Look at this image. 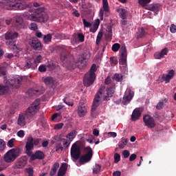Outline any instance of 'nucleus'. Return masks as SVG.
Segmentation results:
<instances>
[{"label":"nucleus","mask_w":176,"mask_h":176,"mask_svg":"<svg viewBox=\"0 0 176 176\" xmlns=\"http://www.w3.org/2000/svg\"><path fill=\"white\" fill-rule=\"evenodd\" d=\"M118 13H120V17L121 18V19L122 20H126L127 19V16H126V10L125 9L123 8H120L118 10Z\"/></svg>","instance_id":"nucleus-31"},{"label":"nucleus","mask_w":176,"mask_h":176,"mask_svg":"<svg viewBox=\"0 0 176 176\" xmlns=\"http://www.w3.org/2000/svg\"><path fill=\"white\" fill-rule=\"evenodd\" d=\"M21 0H2L0 1V7L7 10H25L30 8V5L25 2H18Z\"/></svg>","instance_id":"nucleus-4"},{"label":"nucleus","mask_w":176,"mask_h":176,"mask_svg":"<svg viewBox=\"0 0 176 176\" xmlns=\"http://www.w3.org/2000/svg\"><path fill=\"white\" fill-rule=\"evenodd\" d=\"M133 97V93L130 91L128 95L124 96L122 103L124 105L129 104L130 102L131 101Z\"/></svg>","instance_id":"nucleus-26"},{"label":"nucleus","mask_w":176,"mask_h":176,"mask_svg":"<svg viewBox=\"0 0 176 176\" xmlns=\"http://www.w3.org/2000/svg\"><path fill=\"white\" fill-rule=\"evenodd\" d=\"M29 45H30V47L34 50L40 51L43 48L41 43L37 38H33L32 41H29Z\"/></svg>","instance_id":"nucleus-15"},{"label":"nucleus","mask_w":176,"mask_h":176,"mask_svg":"<svg viewBox=\"0 0 176 176\" xmlns=\"http://www.w3.org/2000/svg\"><path fill=\"white\" fill-rule=\"evenodd\" d=\"M6 148V143L3 139H0V153L4 151Z\"/></svg>","instance_id":"nucleus-33"},{"label":"nucleus","mask_w":176,"mask_h":176,"mask_svg":"<svg viewBox=\"0 0 176 176\" xmlns=\"http://www.w3.org/2000/svg\"><path fill=\"white\" fill-rule=\"evenodd\" d=\"M160 6H161L160 4H154V5L150 6L148 8V10H151V12H154L155 14H157L158 11L160 9Z\"/></svg>","instance_id":"nucleus-28"},{"label":"nucleus","mask_w":176,"mask_h":176,"mask_svg":"<svg viewBox=\"0 0 176 176\" xmlns=\"http://www.w3.org/2000/svg\"><path fill=\"white\" fill-rule=\"evenodd\" d=\"M29 29L32 31H36L38 30V25L36 23H31L29 25Z\"/></svg>","instance_id":"nucleus-36"},{"label":"nucleus","mask_w":176,"mask_h":176,"mask_svg":"<svg viewBox=\"0 0 176 176\" xmlns=\"http://www.w3.org/2000/svg\"><path fill=\"white\" fill-rule=\"evenodd\" d=\"M43 58L41 55H38L36 58H34V64H36V68H37L39 63H41Z\"/></svg>","instance_id":"nucleus-34"},{"label":"nucleus","mask_w":176,"mask_h":176,"mask_svg":"<svg viewBox=\"0 0 176 176\" xmlns=\"http://www.w3.org/2000/svg\"><path fill=\"white\" fill-rule=\"evenodd\" d=\"M114 162L118 164L120 161V155L118 153H115L114 155Z\"/></svg>","instance_id":"nucleus-45"},{"label":"nucleus","mask_w":176,"mask_h":176,"mask_svg":"<svg viewBox=\"0 0 176 176\" xmlns=\"http://www.w3.org/2000/svg\"><path fill=\"white\" fill-rule=\"evenodd\" d=\"M65 174H66V172H65L62 169H58V176H64Z\"/></svg>","instance_id":"nucleus-60"},{"label":"nucleus","mask_w":176,"mask_h":176,"mask_svg":"<svg viewBox=\"0 0 176 176\" xmlns=\"http://www.w3.org/2000/svg\"><path fill=\"white\" fill-rule=\"evenodd\" d=\"M170 31L173 34L176 33V25L175 24H171V25L170 27Z\"/></svg>","instance_id":"nucleus-54"},{"label":"nucleus","mask_w":176,"mask_h":176,"mask_svg":"<svg viewBox=\"0 0 176 176\" xmlns=\"http://www.w3.org/2000/svg\"><path fill=\"white\" fill-rule=\"evenodd\" d=\"M13 57H14V54L12 53H6L5 54V58H6L10 59V58H12Z\"/></svg>","instance_id":"nucleus-61"},{"label":"nucleus","mask_w":176,"mask_h":176,"mask_svg":"<svg viewBox=\"0 0 176 176\" xmlns=\"http://www.w3.org/2000/svg\"><path fill=\"white\" fill-rule=\"evenodd\" d=\"M45 157V153L43 151L38 150V151H36V152H34V153L32 155L31 159L32 160H44Z\"/></svg>","instance_id":"nucleus-21"},{"label":"nucleus","mask_w":176,"mask_h":176,"mask_svg":"<svg viewBox=\"0 0 176 176\" xmlns=\"http://www.w3.org/2000/svg\"><path fill=\"white\" fill-rule=\"evenodd\" d=\"M168 75L173 78L175 76V72L172 69V70L168 72Z\"/></svg>","instance_id":"nucleus-63"},{"label":"nucleus","mask_w":176,"mask_h":176,"mask_svg":"<svg viewBox=\"0 0 176 176\" xmlns=\"http://www.w3.org/2000/svg\"><path fill=\"white\" fill-rule=\"evenodd\" d=\"M47 71V67L45 65H40L38 67V72H45Z\"/></svg>","instance_id":"nucleus-47"},{"label":"nucleus","mask_w":176,"mask_h":176,"mask_svg":"<svg viewBox=\"0 0 176 176\" xmlns=\"http://www.w3.org/2000/svg\"><path fill=\"white\" fill-rule=\"evenodd\" d=\"M52 34H47V35H44L43 38V41L44 43H49L52 42Z\"/></svg>","instance_id":"nucleus-32"},{"label":"nucleus","mask_w":176,"mask_h":176,"mask_svg":"<svg viewBox=\"0 0 176 176\" xmlns=\"http://www.w3.org/2000/svg\"><path fill=\"white\" fill-rule=\"evenodd\" d=\"M172 78H173L170 76H168V74L162 76V79L166 82V83L170 82Z\"/></svg>","instance_id":"nucleus-40"},{"label":"nucleus","mask_w":176,"mask_h":176,"mask_svg":"<svg viewBox=\"0 0 176 176\" xmlns=\"http://www.w3.org/2000/svg\"><path fill=\"white\" fill-rule=\"evenodd\" d=\"M28 164V160L26 157H19L15 162V164L13 165L12 168L14 169H22Z\"/></svg>","instance_id":"nucleus-13"},{"label":"nucleus","mask_w":176,"mask_h":176,"mask_svg":"<svg viewBox=\"0 0 176 176\" xmlns=\"http://www.w3.org/2000/svg\"><path fill=\"white\" fill-rule=\"evenodd\" d=\"M110 61L111 62V63H113L114 65H118V60H117L116 57L115 56H111L110 57Z\"/></svg>","instance_id":"nucleus-51"},{"label":"nucleus","mask_w":176,"mask_h":176,"mask_svg":"<svg viewBox=\"0 0 176 176\" xmlns=\"http://www.w3.org/2000/svg\"><path fill=\"white\" fill-rule=\"evenodd\" d=\"M19 36V34L16 31L10 30L8 31L5 34L6 44L9 46V47H12L16 50V53L21 52L20 48H18L16 45V39Z\"/></svg>","instance_id":"nucleus-5"},{"label":"nucleus","mask_w":176,"mask_h":176,"mask_svg":"<svg viewBox=\"0 0 176 176\" xmlns=\"http://www.w3.org/2000/svg\"><path fill=\"white\" fill-rule=\"evenodd\" d=\"M25 135V133L23 130H20L18 133H17V136L23 138Z\"/></svg>","instance_id":"nucleus-59"},{"label":"nucleus","mask_w":176,"mask_h":176,"mask_svg":"<svg viewBox=\"0 0 176 176\" xmlns=\"http://www.w3.org/2000/svg\"><path fill=\"white\" fill-rule=\"evenodd\" d=\"M9 151L15 160L21 155V149L19 147L12 148Z\"/></svg>","instance_id":"nucleus-24"},{"label":"nucleus","mask_w":176,"mask_h":176,"mask_svg":"<svg viewBox=\"0 0 176 176\" xmlns=\"http://www.w3.org/2000/svg\"><path fill=\"white\" fill-rule=\"evenodd\" d=\"M146 34H147V32H146L144 28H142L139 29V36H140V38H142L143 36H146Z\"/></svg>","instance_id":"nucleus-38"},{"label":"nucleus","mask_w":176,"mask_h":176,"mask_svg":"<svg viewBox=\"0 0 176 176\" xmlns=\"http://www.w3.org/2000/svg\"><path fill=\"white\" fill-rule=\"evenodd\" d=\"M90 58V54L87 52L82 53L78 58L77 65L79 68H83L87 66V62Z\"/></svg>","instance_id":"nucleus-11"},{"label":"nucleus","mask_w":176,"mask_h":176,"mask_svg":"<svg viewBox=\"0 0 176 176\" xmlns=\"http://www.w3.org/2000/svg\"><path fill=\"white\" fill-rule=\"evenodd\" d=\"M100 168H101V166L100 164H96V166H94V169H93V173L94 174H98L100 173Z\"/></svg>","instance_id":"nucleus-37"},{"label":"nucleus","mask_w":176,"mask_h":176,"mask_svg":"<svg viewBox=\"0 0 176 176\" xmlns=\"http://www.w3.org/2000/svg\"><path fill=\"white\" fill-rule=\"evenodd\" d=\"M72 141L63 139V146L65 148H68L71 144Z\"/></svg>","instance_id":"nucleus-43"},{"label":"nucleus","mask_w":176,"mask_h":176,"mask_svg":"<svg viewBox=\"0 0 176 176\" xmlns=\"http://www.w3.org/2000/svg\"><path fill=\"white\" fill-rule=\"evenodd\" d=\"M0 75L6 76V69L4 66H0Z\"/></svg>","instance_id":"nucleus-49"},{"label":"nucleus","mask_w":176,"mask_h":176,"mask_svg":"<svg viewBox=\"0 0 176 176\" xmlns=\"http://www.w3.org/2000/svg\"><path fill=\"white\" fill-rule=\"evenodd\" d=\"M151 0H139V4L145 6L151 2Z\"/></svg>","instance_id":"nucleus-53"},{"label":"nucleus","mask_w":176,"mask_h":176,"mask_svg":"<svg viewBox=\"0 0 176 176\" xmlns=\"http://www.w3.org/2000/svg\"><path fill=\"white\" fill-rule=\"evenodd\" d=\"M82 23L85 28H91V24L90 23V22L87 21L86 19H82Z\"/></svg>","instance_id":"nucleus-50"},{"label":"nucleus","mask_w":176,"mask_h":176,"mask_svg":"<svg viewBox=\"0 0 176 176\" xmlns=\"http://www.w3.org/2000/svg\"><path fill=\"white\" fill-rule=\"evenodd\" d=\"M44 82L47 86H50L51 87H53L56 81L52 77H47L44 79Z\"/></svg>","instance_id":"nucleus-27"},{"label":"nucleus","mask_w":176,"mask_h":176,"mask_svg":"<svg viewBox=\"0 0 176 176\" xmlns=\"http://www.w3.org/2000/svg\"><path fill=\"white\" fill-rule=\"evenodd\" d=\"M33 149H34V138L32 136H29V138H28V140L26 141V146H25L26 154L30 156L32 154V152L31 151Z\"/></svg>","instance_id":"nucleus-14"},{"label":"nucleus","mask_w":176,"mask_h":176,"mask_svg":"<svg viewBox=\"0 0 176 176\" xmlns=\"http://www.w3.org/2000/svg\"><path fill=\"white\" fill-rule=\"evenodd\" d=\"M81 154L80 147L76 143L73 144L70 150V155L72 161H78L80 158Z\"/></svg>","instance_id":"nucleus-9"},{"label":"nucleus","mask_w":176,"mask_h":176,"mask_svg":"<svg viewBox=\"0 0 176 176\" xmlns=\"http://www.w3.org/2000/svg\"><path fill=\"white\" fill-rule=\"evenodd\" d=\"M113 79L116 80L117 82H121L123 80V76L121 74H116L113 76Z\"/></svg>","instance_id":"nucleus-35"},{"label":"nucleus","mask_w":176,"mask_h":176,"mask_svg":"<svg viewBox=\"0 0 176 176\" xmlns=\"http://www.w3.org/2000/svg\"><path fill=\"white\" fill-rule=\"evenodd\" d=\"M142 113V110L140 108H136L132 112L131 120L132 122H135L136 120H139L141 115Z\"/></svg>","instance_id":"nucleus-20"},{"label":"nucleus","mask_w":176,"mask_h":176,"mask_svg":"<svg viewBox=\"0 0 176 176\" xmlns=\"http://www.w3.org/2000/svg\"><path fill=\"white\" fill-rule=\"evenodd\" d=\"M26 171L28 172V173H29V176H33L34 175V169H33V168H28V169H26Z\"/></svg>","instance_id":"nucleus-57"},{"label":"nucleus","mask_w":176,"mask_h":176,"mask_svg":"<svg viewBox=\"0 0 176 176\" xmlns=\"http://www.w3.org/2000/svg\"><path fill=\"white\" fill-rule=\"evenodd\" d=\"M40 109L41 100L39 99H36V100H34V102L30 104V107L26 109L25 114H19L17 124L21 127L25 126L26 125L25 116L29 120H33V118L35 116V115H36Z\"/></svg>","instance_id":"nucleus-1"},{"label":"nucleus","mask_w":176,"mask_h":176,"mask_svg":"<svg viewBox=\"0 0 176 176\" xmlns=\"http://www.w3.org/2000/svg\"><path fill=\"white\" fill-rule=\"evenodd\" d=\"M45 35H43L42 34V32H36V36L38 38H43Z\"/></svg>","instance_id":"nucleus-62"},{"label":"nucleus","mask_w":176,"mask_h":176,"mask_svg":"<svg viewBox=\"0 0 176 176\" xmlns=\"http://www.w3.org/2000/svg\"><path fill=\"white\" fill-rule=\"evenodd\" d=\"M102 38V33L99 32L98 36H97L96 41V43L97 45H100V41H101Z\"/></svg>","instance_id":"nucleus-42"},{"label":"nucleus","mask_w":176,"mask_h":176,"mask_svg":"<svg viewBox=\"0 0 176 176\" xmlns=\"http://www.w3.org/2000/svg\"><path fill=\"white\" fill-rule=\"evenodd\" d=\"M104 12L105 13H109V7L107 0H102V8H100L99 13L100 21L103 20Z\"/></svg>","instance_id":"nucleus-16"},{"label":"nucleus","mask_w":176,"mask_h":176,"mask_svg":"<svg viewBox=\"0 0 176 176\" xmlns=\"http://www.w3.org/2000/svg\"><path fill=\"white\" fill-rule=\"evenodd\" d=\"M41 140V139H39V138L33 140V146H38Z\"/></svg>","instance_id":"nucleus-56"},{"label":"nucleus","mask_w":176,"mask_h":176,"mask_svg":"<svg viewBox=\"0 0 176 176\" xmlns=\"http://www.w3.org/2000/svg\"><path fill=\"white\" fill-rule=\"evenodd\" d=\"M120 48V45L119 43H114L112 46V50L114 52H116L119 50V49Z\"/></svg>","instance_id":"nucleus-41"},{"label":"nucleus","mask_w":176,"mask_h":176,"mask_svg":"<svg viewBox=\"0 0 176 176\" xmlns=\"http://www.w3.org/2000/svg\"><path fill=\"white\" fill-rule=\"evenodd\" d=\"M14 141H15V139L14 138H12L11 140H10L8 142V146L10 147V148H13L14 144Z\"/></svg>","instance_id":"nucleus-46"},{"label":"nucleus","mask_w":176,"mask_h":176,"mask_svg":"<svg viewBox=\"0 0 176 176\" xmlns=\"http://www.w3.org/2000/svg\"><path fill=\"white\" fill-rule=\"evenodd\" d=\"M85 154L80 155L78 158V162L80 165H85L89 163L93 157V150L90 146H87L84 148Z\"/></svg>","instance_id":"nucleus-8"},{"label":"nucleus","mask_w":176,"mask_h":176,"mask_svg":"<svg viewBox=\"0 0 176 176\" xmlns=\"http://www.w3.org/2000/svg\"><path fill=\"white\" fill-rule=\"evenodd\" d=\"M16 159L12 156V154L10 151H8L5 155H4V161L6 163H12L14 162Z\"/></svg>","instance_id":"nucleus-25"},{"label":"nucleus","mask_w":176,"mask_h":176,"mask_svg":"<svg viewBox=\"0 0 176 176\" xmlns=\"http://www.w3.org/2000/svg\"><path fill=\"white\" fill-rule=\"evenodd\" d=\"M13 25L17 30H20L23 29L24 28L23 18L19 16H16L14 18V21Z\"/></svg>","instance_id":"nucleus-17"},{"label":"nucleus","mask_w":176,"mask_h":176,"mask_svg":"<svg viewBox=\"0 0 176 176\" xmlns=\"http://www.w3.org/2000/svg\"><path fill=\"white\" fill-rule=\"evenodd\" d=\"M120 175H121L120 170H116L113 173V176H120Z\"/></svg>","instance_id":"nucleus-64"},{"label":"nucleus","mask_w":176,"mask_h":176,"mask_svg":"<svg viewBox=\"0 0 176 176\" xmlns=\"http://www.w3.org/2000/svg\"><path fill=\"white\" fill-rule=\"evenodd\" d=\"M104 90L105 87L102 86L99 90L98 91L97 94L95 96V98L93 102V105L91 108V111H94L97 107L104 100H108V98L112 97L114 92L115 88L114 87H109L107 91V96L104 95Z\"/></svg>","instance_id":"nucleus-3"},{"label":"nucleus","mask_w":176,"mask_h":176,"mask_svg":"<svg viewBox=\"0 0 176 176\" xmlns=\"http://www.w3.org/2000/svg\"><path fill=\"white\" fill-rule=\"evenodd\" d=\"M168 53V48L164 47L160 52H157L154 54V58L155 59H162L164 58Z\"/></svg>","instance_id":"nucleus-19"},{"label":"nucleus","mask_w":176,"mask_h":176,"mask_svg":"<svg viewBox=\"0 0 176 176\" xmlns=\"http://www.w3.org/2000/svg\"><path fill=\"white\" fill-rule=\"evenodd\" d=\"M68 168V164L66 162H63L62 163L60 167V170H62L63 171H64L65 173H66L67 170Z\"/></svg>","instance_id":"nucleus-39"},{"label":"nucleus","mask_w":176,"mask_h":176,"mask_svg":"<svg viewBox=\"0 0 176 176\" xmlns=\"http://www.w3.org/2000/svg\"><path fill=\"white\" fill-rule=\"evenodd\" d=\"M122 155L124 159L128 158L130 156V151L129 150H124L122 151Z\"/></svg>","instance_id":"nucleus-48"},{"label":"nucleus","mask_w":176,"mask_h":176,"mask_svg":"<svg viewBox=\"0 0 176 176\" xmlns=\"http://www.w3.org/2000/svg\"><path fill=\"white\" fill-rule=\"evenodd\" d=\"M164 102H159L156 105V109L158 110H161L163 109Z\"/></svg>","instance_id":"nucleus-55"},{"label":"nucleus","mask_w":176,"mask_h":176,"mask_svg":"<svg viewBox=\"0 0 176 176\" xmlns=\"http://www.w3.org/2000/svg\"><path fill=\"white\" fill-rule=\"evenodd\" d=\"M137 158V155L135 153H132L129 157V161L133 162Z\"/></svg>","instance_id":"nucleus-58"},{"label":"nucleus","mask_w":176,"mask_h":176,"mask_svg":"<svg viewBox=\"0 0 176 176\" xmlns=\"http://www.w3.org/2000/svg\"><path fill=\"white\" fill-rule=\"evenodd\" d=\"M97 70L96 65L94 63L90 69V71L87 72L83 79V84L85 87H90L96 79V74L95 72Z\"/></svg>","instance_id":"nucleus-7"},{"label":"nucleus","mask_w":176,"mask_h":176,"mask_svg":"<svg viewBox=\"0 0 176 176\" xmlns=\"http://www.w3.org/2000/svg\"><path fill=\"white\" fill-rule=\"evenodd\" d=\"M129 140L127 138H122L121 141L118 143V148L123 149L127 145Z\"/></svg>","instance_id":"nucleus-30"},{"label":"nucleus","mask_w":176,"mask_h":176,"mask_svg":"<svg viewBox=\"0 0 176 176\" xmlns=\"http://www.w3.org/2000/svg\"><path fill=\"white\" fill-rule=\"evenodd\" d=\"M59 167H60V164L58 162H55L53 164L52 169L57 172V170L59 168Z\"/></svg>","instance_id":"nucleus-52"},{"label":"nucleus","mask_w":176,"mask_h":176,"mask_svg":"<svg viewBox=\"0 0 176 176\" xmlns=\"http://www.w3.org/2000/svg\"><path fill=\"white\" fill-rule=\"evenodd\" d=\"M70 55V52L67 50L66 49H63L60 52V60L63 63H65L68 61V57Z\"/></svg>","instance_id":"nucleus-22"},{"label":"nucleus","mask_w":176,"mask_h":176,"mask_svg":"<svg viewBox=\"0 0 176 176\" xmlns=\"http://www.w3.org/2000/svg\"><path fill=\"white\" fill-rule=\"evenodd\" d=\"M78 41H80V43L85 42V35H83V34L82 33H78Z\"/></svg>","instance_id":"nucleus-44"},{"label":"nucleus","mask_w":176,"mask_h":176,"mask_svg":"<svg viewBox=\"0 0 176 176\" xmlns=\"http://www.w3.org/2000/svg\"><path fill=\"white\" fill-rule=\"evenodd\" d=\"M120 65H122L123 67H127V50L124 44H123L120 50Z\"/></svg>","instance_id":"nucleus-10"},{"label":"nucleus","mask_w":176,"mask_h":176,"mask_svg":"<svg viewBox=\"0 0 176 176\" xmlns=\"http://www.w3.org/2000/svg\"><path fill=\"white\" fill-rule=\"evenodd\" d=\"M76 135L77 131L76 130H73L66 135V138L69 139V142H72Z\"/></svg>","instance_id":"nucleus-29"},{"label":"nucleus","mask_w":176,"mask_h":176,"mask_svg":"<svg viewBox=\"0 0 176 176\" xmlns=\"http://www.w3.org/2000/svg\"><path fill=\"white\" fill-rule=\"evenodd\" d=\"M77 113L80 118H83V116H85L87 113V108L84 103H79Z\"/></svg>","instance_id":"nucleus-18"},{"label":"nucleus","mask_w":176,"mask_h":176,"mask_svg":"<svg viewBox=\"0 0 176 176\" xmlns=\"http://www.w3.org/2000/svg\"><path fill=\"white\" fill-rule=\"evenodd\" d=\"M23 16H26L28 21L36 23H46L49 20V15L45 12L44 7H40L34 10V13L25 12Z\"/></svg>","instance_id":"nucleus-2"},{"label":"nucleus","mask_w":176,"mask_h":176,"mask_svg":"<svg viewBox=\"0 0 176 176\" xmlns=\"http://www.w3.org/2000/svg\"><path fill=\"white\" fill-rule=\"evenodd\" d=\"M22 78L21 77H15L8 80V85L4 86L0 85V95L6 94L8 92L9 87L12 89H19L21 86Z\"/></svg>","instance_id":"nucleus-6"},{"label":"nucleus","mask_w":176,"mask_h":176,"mask_svg":"<svg viewBox=\"0 0 176 176\" xmlns=\"http://www.w3.org/2000/svg\"><path fill=\"white\" fill-rule=\"evenodd\" d=\"M143 122L148 129H154L156 126L154 118L149 115L143 116Z\"/></svg>","instance_id":"nucleus-12"},{"label":"nucleus","mask_w":176,"mask_h":176,"mask_svg":"<svg viewBox=\"0 0 176 176\" xmlns=\"http://www.w3.org/2000/svg\"><path fill=\"white\" fill-rule=\"evenodd\" d=\"M25 68L36 69V65L34 63V58H29L25 60Z\"/></svg>","instance_id":"nucleus-23"}]
</instances>
